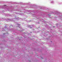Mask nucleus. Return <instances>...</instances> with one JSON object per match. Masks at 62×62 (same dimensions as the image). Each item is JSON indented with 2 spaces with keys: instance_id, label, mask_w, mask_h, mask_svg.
Wrapping results in <instances>:
<instances>
[{
  "instance_id": "obj_1",
  "label": "nucleus",
  "mask_w": 62,
  "mask_h": 62,
  "mask_svg": "<svg viewBox=\"0 0 62 62\" xmlns=\"http://www.w3.org/2000/svg\"><path fill=\"white\" fill-rule=\"evenodd\" d=\"M4 6H6V5H5Z\"/></svg>"
}]
</instances>
